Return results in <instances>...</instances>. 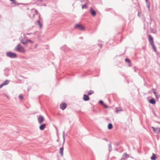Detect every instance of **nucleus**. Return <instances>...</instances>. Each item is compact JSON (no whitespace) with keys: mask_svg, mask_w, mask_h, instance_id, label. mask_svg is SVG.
<instances>
[{"mask_svg":"<svg viewBox=\"0 0 160 160\" xmlns=\"http://www.w3.org/2000/svg\"><path fill=\"white\" fill-rule=\"evenodd\" d=\"M103 105H104V107H105V108H107V105H106L104 104H103Z\"/></svg>","mask_w":160,"mask_h":160,"instance_id":"obj_36","label":"nucleus"},{"mask_svg":"<svg viewBox=\"0 0 160 160\" xmlns=\"http://www.w3.org/2000/svg\"><path fill=\"white\" fill-rule=\"evenodd\" d=\"M152 128L153 129V131L155 133L158 134L160 132V128H154V127H152Z\"/></svg>","mask_w":160,"mask_h":160,"instance_id":"obj_6","label":"nucleus"},{"mask_svg":"<svg viewBox=\"0 0 160 160\" xmlns=\"http://www.w3.org/2000/svg\"><path fill=\"white\" fill-rule=\"evenodd\" d=\"M19 98L21 99H23V97L22 94H20L19 95Z\"/></svg>","mask_w":160,"mask_h":160,"instance_id":"obj_31","label":"nucleus"},{"mask_svg":"<svg viewBox=\"0 0 160 160\" xmlns=\"http://www.w3.org/2000/svg\"><path fill=\"white\" fill-rule=\"evenodd\" d=\"M148 37L149 41L150 44H152L153 43H154L153 38L150 35H148Z\"/></svg>","mask_w":160,"mask_h":160,"instance_id":"obj_8","label":"nucleus"},{"mask_svg":"<svg viewBox=\"0 0 160 160\" xmlns=\"http://www.w3.org/2000/svg\"><path fill=\"white\" fill-rule=\"evenodd\" d=\"M125 61L126 62H128V63H131V62H130L129 59L128 58H125Z\"/></svg>","mask_w":160,"mask_h":160,"instance_id":"obj_27","label":"nucleus"},{"mask_svg":"<svg viewBox=\"0 0 160 160\" xmlns=\"http://www.w3.org/2000/svg\"><path fill=\"white\" fill-rule=\"evenodd\" d=\"M63 148L62 147L60 149L59 153L60 154L61 156L62 157L63 156Z\"/></svg>","mask_w":160,"mask_h":160,"instance_id":"obj_13","label":"nucleus"},{"mask_svg":"<svg viewBox=\"0 0 160 160\" xmlns=\"http://www.w3.org/2000/svg\"><path fill=\"white\" fill-rule=\"evenodd\" d=\"M155 97L157 99H158L160 97V94L158 93L157 95H156Z\"/></svg>","mask_w":160,"mask_h":160,"instance_id":"obj_28","label":"nucleus"},{"mask_svg":"<svg viewBox=\"0 0 160 160\" xmlns=\"http://www.w3.org/2000/svg\"><path fill=\"white\" fill-rule=\"evenodd\" d=\"M99 103L100 104H102L103 105L104 104L102 100H100L99 102Z\"/></svg>","mask_w":160,"mask_h":160,"instance_id":"obj_32","label":"nucleus"},{"mask_svg":"<svg viewBox=\"0 0 160 160\" xmlns=\"http://www.w3.org/2000/svg\"><path fill=\"white\" fill-rule=\"evenodd\" d=\"M6 56L11 58H16L17 57V55L16 53L11 52H7Z\"/></svg>","mask_w":160,"mask_h":160,"instance_id":"obj_2","label":"nucleus"},{"mask_svg":"<svg viewBox=\"0 0 160 160\" xmlns=\"http://www.w3.org/2000/svg\"><path fill=\"white\" fill-rule=\"evenodd\" d=\"M60 108L62 110H64L67 106V104L65 103H62V104L60 105Z\"/></svg>","mask_w":160,"mask_h":160,"instance_id":"obj_7","label":"nucleus"},{"mask_svg":"<svg viewBox=\"0 0 160 160\" xmlns=\"http://www.w3.org/2000/svg\"><path fill=\"white\" fill-rule=\"evenodd\" d=\"M35 24L37 25H38L39 27L41 28L42 27V25L40 21L39 20H38L36 21Z\"/></svg>","mask_w":160,"mask_h":160,"instance_id":"obj_12","label":"nucleus"},{"mask_svg":"<svg viewBox=\"0 0 160 160\" xmlns=\"http://www.w3.org/2000/svg\"><path fill=\"white\" fill-rule=\"evenodd\" d=\"M146 5L148 9H150V3L149 1L148 0H145Z\"/></svg>","mask_w":160,"mask_h":160,"instance_id":"obj_18","label":"nucleus"},{"mask_svg":"<svg viewBox=\"0 0 160 160\" xmlns=\"http://www.w3.org/2000/svg\"><path fill=\"white\" fill-rule=\"evenodd\" d=\"M99 46L101 47V46H102V45L101 44H99Z\"/></svg>","mask_w":160,"mask_h":160,"instance_id":"obj_40","label":"nucleus"},{"mask_svg":"<svg viewBox=\"0 0 160 160\" xmlns=\"http://www.w3.org/2000/svg\"><path fill=\"white\" fill-rule=\"evenodd\" d=\"M39 19H40V15H39Z\"/></svg>","mask_w":160,"mask_h":160,"instance_id":"obj_41","label":"nucleus"},{"mask_svg":"<svg viewBox=\"0 0 160 160\" xmlns=\"http://www.w3.org/2000/svg\"><path fill=\"white\" fill-rule=\"evenodd\" d=\"M81 1V2L82 3L83 2V1H84V0H80Z\"/></svg>","mask_w":160,"mask_h":160,"instance_id":"obj_39","label":"nucleus"},{"mask_svg":"<svg viewBox=\"0 0 160 160\" xmlns=\"http://www.w3.org/2000/svg\"><path fill=\"white\" fill-rule=\"evenodd\" d=\"M75 28H78L80 30H84V27L79 24H77L75 26Z\"/></svg>","mask_w":160,"mask_h":160,"instance_id":"obj_5","label":"nucleus"},{"mask_svg":"<svg viewBox=\"0 0 160 160\" xmlns=\"http://www.w3.org/2000/svg\"><path fill=\"white\" fill-rule=\"evenodd\" d=\"M108 148L109 151L110 152L112 150L111 144L110 143L108 145Z\"/></svg>","mask_w":160,"mask_h":160,"instance_id":"obj_23","label":"nucleus"},{"mask_svg":"<svg viewBox=\"0 0 160 160\" xmlns=\"http://www.w3.org/2000/svg\"><path fill=\"white\" fill-rule=\"evenodd\" d=\"M88 95H87L85 94H84L83 95V100L84 101H87L89 100V98L88 96Z\"/></svg>","mask_w":160,"mask_h":160,"instance_id":"obj_10","label":"nucleus"},{"mask_svg":"<svg viewBox=\"0 0 160 160\" xmlns=\"http://www.w3.org/2000/svg\"><path fill=\"white\" fill-rule=\"evenodd\" d=\"M87 5L86 4H83L82 6V9L83 8H87Z\"/></svg>","mask_w":160,"mask_h":160,"instance_id":"obj_29","label":"nucleus"},{"mask_svg":"<svg viewBox=\"0 0 160 160\" xmlns=\"http://www.w3.org/2000/svg\"><path fill=\"white\" fill-rule=\"evenodd\" d=\"M10 81L8 80H6L3 83V84L4 85H8L9 82Z\"/></svg>","mask_w":160,"mask_h":160,"instance_id":"obj_19","label":"nucleus"},{"mask_svg":"<svg viewBox=\"0 0 160 160\" xmlns=\"http://www.w3.org/2000/svg\"><path fill=\"white\" fill-rule=\"evenodd\" d=\"M80 38L82 39V38H82V37H81V38Z\"/></svg>","mask_w":160,"mask_h":160,"instance_id":"obj_43","label":"nucleus"},{"mask_svg":"<svg viewBox=\"0 0 160 160\" xmlns=\"http://www.w3.org/2000/svg\"><path fill=\"white\" fill-rule=\"evenodd\" d=\"M149 102L152 104H155L156 103V101L154 99H151L150 100Z\"/></svg>","mask_w":160,"mask_h":160,"instance_id":"obj_14","label":"nucleus"},{"mask_svg":"<svg viewBox=\"0 0 160 160\" xmlns=\"http://www.w3.org/2000/svg\"><path fill=\"white\" fill-rule=\"evenodd\" d=\"M46 124H42L41 126L39 127V129L41 130H42L44 129L46 127Z\"/></svg>","mask_w":160,"mask_h":160,"instance_id":"obj_11","label":"nucleus"},{"mask_svg":"<svg viewBox=\"0 0 160 160\" xmlns=\"http://www.w3.org/2000/svg\"><path fill=\"white\" fill-rule=\"evenodd\" d=\"M152 91L153 93H154V95H155V96H156V95H157L158 93L156 92V90L155 89L153 88L152 89Z\"/></svg>","mask_w":160,"mask_h":160,"instance_id":"obj_26","label":"nucleus"},{"mask_svg":"<svg viewBox=\"0 0 160 160\" xmlns=\"http://www.w3.org/2000/svg\"><path fill=\"white\" fill-rule=\"evenodd\" d=\"M122 111V109L121 107H118L116 109V112H118L119 111Z\"/></svg>","mask_w":160,"mask_h":160,"instance_id":"obj_21","label":"nucleus"},{"mask_svg":"<svg viewBox=\"0 0 160 160\" xmlns=\"http://www.w3.org/2000/svg\"><path fill=\"white\" fill-rule=\"evenodd\" d=\"M30 34H31V33H27L26 34V35H30Z\"/></svg>","mask_w":160,"mask_h":160,"instance_id":"obj_38","label":"nucleus"},{"mask_svg":"<svg viewBox=\"0 0 160 160\" xmlns=\"http://www.w3.org/2000/svg\"><path fill=\"white\" fill-rule=\"evenodd\" d=\"M4 86V85L3 83H2L0 85V88H1Z\"/></svg>","mask_w":160,"mask_h":160,"instance_id":"obj_33","label":"nucleus"},{"mask_svg":"<svg viewBox=\"0 0 160 160\" xmlns=\"http://www.w3.org/2000/svg\"><path fill=\"white\" fill-rule=\"evenodd\" d=\"M19 40L24 45H26L27 44V39H25V38H22V37H20L19 38Z\"/></svg>","mask_w":160,"mask_h":160,"instance_id":"obj_3","label":"nucleus"},{"mask_svg":"<svg viewBox=\"0 0 160 160\" xmlns=\"http://www.w3.org/2000/svg\"><path fill=\"white\" fill-rule=\"evenodd\" d=\"M90 12L92 16H95L96 15V11L94 10L92 8H90Z\"/></svg>","mask_w":160,"mask_h":160,"instance_id":"obj_9","label":"nucleus"},{"mask_svg":"<svg viewBox=\"0 0 160 160\" xmlns=\"http://www.w3.org/2000/svg\"><path fill=\"white\" fill-rule=\"evenodd\" d=\"M14 50L19 52L21 53H24L26 52V51L23 47H22L21 44H18L14 49Z\"/></svg>","mask_w":160,"mask_h":160,"instance_id":"obj_1","label":"nucleus"},{"mask_svg":"<svg viewBox=\"0 0 160 160\" xmlns=\"http://www.w3.org/2000/svg\"><path fill=\"white\" fill-rule=\"evenodd\" d=\"M11 1L12 2V5L14 4V6L16 5H19L18 4H17V2H16L15 0H12Z\"/></svg>","mask_w":160,"mask_h":160,"instance_id":"obj_20","label":"nucleus"},{"mask_svg":"<svg viewBox=\"0 0 160 160\" xmlns=\"http://www.w3.org/2000/svg\"><path fill=\"white\" fill-rule=\"evenodd\" d=\"M94 93L93 91L90 90L88 93V95H90Z\"/></svg>","mask_w":160,"mask_h":160,"instance_id":"obj_24","label":"nucleus"},{"mask_svg":"<svg viewBox=\"0 0 160 160\" xmlns=\"http://www.w3.org/2000/svg\"><path fill=\"white\" fill-rule=\"evenodd\" d=\"M38 122L39 124L42 123L44 120V118L43 116L39 115L38 119Z\"/></svg>","mask_w":160,"mask_h":160,"instance_id":"obj_4","label":"nucleus"},{"mask_svg":"<svg viewBox=\"0 0 160 160\" xmlns=\"http://www.w3.org/2000/svg\"><path fill=\"white\" fill-rule=\"evenodd\" d=\"M38 11H37V10H35V13L36 14H38Z\"/></svg>","mask_w":160,"mask_h":160,"instance_id":"obj_34","label":"nucleus"},{"mask_svg":"<svg viewBox=\"0 0 160 160\" xmlns=\"http://www.w3.org/2000/svg\"><path fill=\"white\" fill-rule=\"evenodd\" d=\"M151 159L152 160H156V155L153 153L152 156L151 157Z\"/></svg>","mask_w":160,"mask_h":160,"instance_id":"obj_17","label":"nucleus"},{"mask_svg":"<svg viewBox=\"0 0 160 160\" xmlns=\"http://www.w3.org/2000/svg\"><path fill=\"white\" fill-rule=\"evenodd\" d=\"M37 46H38V44H36L35 45V48H37Z\"/></svg>","mask_w":160,"mask_h":160,"instance_id":"obj_35","label":"nucleus"},{"mask_svg":"<svg viewBox=\"0 0 160 160\" xmlns=\"http://www.w3.org/2000/svg\"><path fill=\"white\" fill-rule=\"evenodd\" d=\"M151 45L152 46L153 49L155 51H156V48L155 47V46L154 45V43H153L152 44H151Z\"/></svg>","mask_w":160,"mask_h":160,"instance_id":"obj_25","label":"nucleus"},{"mask_svg":"<svg viewBox=\"0 0 160 160\" xmlns=\"http://www.w3.org/2000/svg\"><path fill=\"white\" fill-rule=\"evenodd\" d=\"M129 156L128 155L127 153H124L123 154V159H126V158H128Z\"/></svg>","mask_w":160,"mask_h":160,"instance_id":"obj_15","label":"nucleus"},{"mask_svg":"<svg viewBox=\"0 0 160 160\" xmlns=\"http://www.w3.org/2000/svg\"><path fill=\"white\" fill-rule=\"evenodd\" d=\"M31 42V43H33V42L32 41V40H30V39H27V43L29 42Z\"/></svg>","mask_w":160,"mask_h":160,"instance_id":"obj_30","label":"nucleus"},{"mask_svg":"<svg viewBox=\"0 0 160 160\" xmlns=\"http://www.w3.org/2000/svg\"><path fill=\"white\" fill-rule=\"evenodd\" d=\"M5 94V96L7 98H9L8 96L7 95H6V94Z\"/></svg>","mask_w":160,"mask_h":160,"instance_id":"obj_37","label":"nucleus"},{"mask_svg":"<svg viewBox=\"0 0 160 160\" xmlns=\"http://www.w3.org/2000/svg\"><path fill=\"white\" fill-rule=\"evenodd\" d=\"M112 128V125L111 123H109L108 125V129H110Z\"/></svg>","mask_w":160,"mask_h":160,"instance_id":"obj_22","label":"nucleus"},{"mask_svg":"<svg viewBox=\"0 0 160 160\" xmlns=\"http://www.w3.org/2000/svg\"><path fill=\"white\" fill-rule=\"evenodd\" d=\"M65 132L64 131H63V132H62V136H63V143H62V146H63V145H64V142H65Z\"/></svg>","mask_w":160,"mask_h":160,"instance_id":"obj_16","label":"nucleus"},{"mask_svg":"<svg viewBox=\"0 0 160 160\" xmlns=\"http://www.w3.org/2000/svg\"><path fill=\"white\" fill-rule=\"evenodd\" d=\"M34 15L33 14V18H34Z\"/></svg>","mask_w":160,"mask_h":160,"instance_id":"obj_42","label":"nucleus"}]
</instances>
